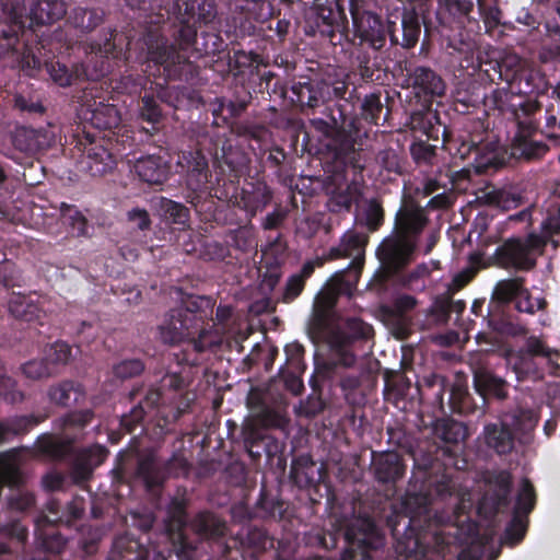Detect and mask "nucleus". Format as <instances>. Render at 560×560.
<instances>
[{
	"label": "nucleus",
	"instance_id": "obj_29",
	"mask_svg": "<svg viewBox=\"0 0 560 560\" xmlns=\"http://www.w3.org/2000/svg\"><path fill=\"white\" fill-rule=\"evenodd\" d=\"M143 370V364L139 360H126L115 366V374L118 377L127 378L138 375Z\"/></svg>",
	"mask_w": 560,
	"mask_h": 560
},
{
	"label": "nucleus",
	"instance_id": "obj_51",
	"mask_svg": "<svg viewBox=\"0 0 560 560\" xmlns=\"http://www.w3.org/2000/svg\"><path fill=\"white\" fill-rule=\"evenodd\" d=\"M9 434V429L0 422V441H3L7 439V435Z\"/></svg>",
	"mask_w": 560,
	"mask_h": 560
},
{
	"label": "nucleus",
	"instance_id": "obj_23",
	"mask_svg": "<svg viewBox=\"0 0 560 560\" xmlns=\"http://www.w3.org/2000/svg\"><path fill=\"white\" fill-rule=\"evenodd\" d=\"M23 373L32 380H38L45 376H49L54 373V369L46 360H32L23 365Z\"/></svg>",
	"mask_w": 560,
	"mask_h": 560
},
{
	"label": "nucleus",
	"instance_id": "obj_32",
	"mask_svg": "<svg viewBox=\"0 0 560 560\" xmlns=\"http://www.w3.org/2000/svg\"><path fill=\"white\" fill-rule=\"evenodd\" d=\"M516 306L521 312L534 313L542 307V303L538 299L532 300L528 292L523 289L516 298Z\"/></svg>",
	"mask_w": 560,
	"mask_h": 560
},
{
	"label": "nucleus",
	"instance_id": "obj_39",
	"mask_svg": "<svg viewBox=\"0 0 560 560\" xmlns=\"http://www.w3.org/2000/svg\"><path fill=\"white\" fill-rule=\"evenodd\" d=\"M128 218L130 221L135 222L140 230L147 229L150 224L149 215L145 210L133 209L129 211Z\"/></svg>",
	"mask_w": 560,
	"mask_h": 560
},
{
	"label": "nucleus",
	"instance_id": "obj_59",
	"mask_svg": "<svg viewBox=\"0 0 560 560\" xmlns=\"http://www.w3.org/2000/svg\"><path fill=\"white\" fill-rule=\"evenodd\" d=\"M527 214L525 212H522L520 213L518 215H516V218H520V219H523L525 218ZM511 219H515V217H511Z\"/></svg>",
	"mask_w": 560,
	"mask_h": 560
},
{
	"label": "nucleus",
	"instance_id": "obj_50",
	"mask_svg": "<svg viewBox=\"0 0 560 560\" xmlns=\"http://www.w3.org/2000/svg\"><path fill=\"white\" fill-rule=\"evenodd\" d=\"M287 351H292L293 353L300 355L302 352V347L300 345L293 343L285 348Z\"/></svg>",
	"mask_w": 560,
	"mask_h": 560
},
{
	"label": "nucleus",
	"instance_id": "obj_3",
	"mask_svg": "<svg viewBox=\"0 0 560 560\" xmlns=\"http://www.w3.org/2000/svg\"><path fill=\"white\" fill-rule=\"evenodd\" d=\"M198 326L197 316L188 310L173 311L160 327V338L164 343L177 345L189 339V343L196 351H203L213 345L214 340H205L207 332L200 334L199 339H194Z\"/></svg>",
	"mask_w": 560,
	"mask_h": 560
},
{
	"label": "nucleus",
	"instance_id": "obj_55",
	"mask_svg": "<svg viewBox=\"0 0 560 560\" xmlns=\"http://www.w3.org/2000/svg\"><path fill=\"white\" fill-rule=\"evenodd\" d=\"M517 526L520 527V533H518L517 538L515 539V542H517L518 540H521V539H522V537H523V534H524V527H523V525L520 523V524H517Z\"/></svg>",
	"mask_w": 560,
	"mask_h": 560
},
{
	"label": "nucleus",
	"instance_id": "obj_18",
	"mask_svg": "<svg viewBox=\"0 0 560 560\" xmlns=\"http://www.w3.org/2000/svg\"><path fill=\"white\" fill-rule=\"evenodd\" d=\"M82 395L81 389L72 383H62L49 390L50 400L58 405H68L70 401L77 402Z\"/></svg>",
	"mask_w": 560,
	"mask_h": 560
},
{
	"label": "nucleus",
	"instance_id": "obj_1",
	"mask_svg": "<svg viewBox=\"0 0 560 560\" xmlns=\"http://www.w3.org/2000/svg\"><path fill=\"white\" fill-rule=\"evenodd\" d=\"M425 225L423 209L412 201H405L396 215L395 233L383 241L378 257L388 270H398L412 257L417 235Z\"/></svg>",
	"mask_w": 560,
	"mask_h": 560
},
{
	"label": "nucleus",
	"instance_id": "obj_49",
	"mask_svg": "<svg viewBox=\"0 0 560 560\" xmlns=\"http://www.w3.org/2000/svg\"><path fill=\"white\" fill-rule=\"evenodd\" d=\"M480 555H474L470 557L468 551H463L458 560H479Z\"/></svg>",
	"mask_w": 560,
	"mask_h": 560
},
{
	"label": "nucleus",
	"instance_id": "obj_7",
	"mask_svg": "<svg viewBox=\"0 0 560 560\" xmlns=\"http://www.w3.org/2000/svg\"><path fill=\"white\" fill-rule=\"evenodd\" d=\"M345 277V272L336 273L328 281L325 290L317 295L315 305L319 311L325 312L332 307L338 294H351L354 283L358 280V271H353L352 279L350 280H346Z\"/></svg>",
	"mask_w": 560,
	"mask_h": 560
},
{
	"label": "nucleus",
	"instance_id": "obj_38",
	"mask_svg": "<svg viewBox=\"0 0 560 560\" xmlns=\"http://www.w3.org/2000/svg\"><path fill=\"white\" fill-rule=\"evenodd\" d=\"M92 419V413L90 411H80L71 413L66 419V425L69 427H83L89 423Z\"/></svg>",
	"mask_w": 560,
	"mask_h": 560
},
{
	"label": "nucleus",
	"instance_id": "obj_47",
	"mask_svg": "<svg viewBox=\"0 0 560 560\" xmlns=\"http://www.w3.org/2000/svg\"><path fill=\"white\" fill-rule=\"evenodd\" d=\"M261 422L265 425H275L278 423V421L276 420V416L272 415L271 411H269V410H266L264 412Z\"/></svg>",
	"mask_w": 560,
	"mask_h": 560
},
{
	"label": "nucleus",
	"instance_id": "obj_44",
	"mask_svg": "<svg viewBox=\"0 0 560 560\" xmlns=\"http://www.w3.org/2000/svg\"><path fill=\"white\" fill-rule=\"evenodd\" d=\"M34 503V498L30 493H22L20 498L12 501V505L18 510H25Z\"/></svg>",
	"mask_w": 560,
	"mask_h": 560
},
{
	"label": "nucleus",
	"instance_id": "obj_4",
	"mask_svg": "<svg viewBox=\"0 0 560 560\" xmlns=\"http://www.w3.org/2000/svg\"><path fill=\"white\" fill-rule=\"evenodd\" d=\"M535 424L536 422L529 413H521L520 417H505L500 424H489L485 428V439L497 453L505 454L514 446V435L533 430Z\"/></svg>",
	"mask_w": 560,
	"mask_h": 560
},
{
	"label": "nucleus",
	"instance_id": "obj_45",
	"mask_svg": "<svg viewBox=\"0 0 560 560\" xmlns=\"http://www.w3.org/2000/svg\"><path fill=\"white\" fill-rule=\"evenodd\" d=\"M172 209L174 210V212H172V215H175L176 222L184 223L187 217L186 209L179 205H173Z\"/></svg>",
	"mask_w": 560,
	"mask_h": 560
},
{
	"label": "nucleus",
	"instance_id": "obj_24",
	"mask_svg": "<svg viewBox=\"0 0 560 560\" xmlns=\"http://www.w3.org/2000/svg\"><path fill=\"white\" fill-rule=\"evenodd\" d=\"M480 10L482 9L481 0H478ZM440 4L450 14L454 16H465L474 8L472 0H440Z\"/></svg>",
	"mask_w": 560,
	"mask_h": 560
},
{
	"label": "nucleus",
	"instance_id": "obj_5",
	"mask_svg": "<svg viewBox=\"0 0 560 560\" xmlns=\"http://www.w3.org/2000/svg\"><path fill=\"white\" fill-rule=\"evenodd\" d=\"M346 538L350 544L343 553L342 560H371L366 547L376 548L381 544V536L370 518H359L347 529Z\"/></svg>",
	"mask_w": 560,
	"mask_h": 560
},
{
	"label": "nucleus",
	"instance_id": "obj_30",
	"mask_svg": "<svg viewBox=\"0 0 560 560\" xmlns=\"http://www.w3.org/2000/svg\"><path fill=\"white\" fill-rule=\"evenodd\" d=\"M489 198L492 203L502 210L516 208L520 203L518 198L508 191H494Z\"/></svg>",
	"mask_w": 560,
	"mask_h": 560
},
{
	"label": "nucleus",
	"instance_id": "obj_22",
	"mask_svg": "<svg viewBox=\"0 0 560 560\" xmlns=\"http://www.w3.org/2000/svg\"><path fill=\"white\" fill-rule=\"evenodd\" d=\"M65 223H68L77 235L88 232V223L84 215L71 206H65L61 211Z\"/></svg>",
	"mask_w": 560,
	"mask_h": 560
},
{
	"label": "nucleus",
	"instance_id": "obj_33",
	"mask_svg": "<svg viewBox=\"0 0 560 560\" xmlns=\"http://www.w3.org/2000/svg\"><path fill=\"white\" fill-rule=\"evenodd\" d=\"M107 457V451L101 445H95L88 451L85 457V466L93 468L101 465Z\"/></svg>",
	"mask_w": 560,
	"mask_h": 560
},
{
	"label": "nucleus",
	"instance_id": "obj_46",
	"mask_svg": "<svg viewBox=\"0 0 560 560\" xmlns=\"http://www.w3.org/2000/svg\"><path fill=\"white\" fill-rule=\"evenodd\" d=\"M501 489L503 490L504 494L509 491L511 478L510 475L506 472H501L499 476Z\"/></svg>",
	"mask_w": 560,
	"mask_h": 560
},
{
	"label": "nucleus",
	"instance_id": "obj_34",
	"mask_svg": "<svg viewBox=\"0 0 560 560\" xmlns=\"http://www.w3.org/2000/svg\"><path fill=\"white\" fill-rule=\"evenodd\" d=\"M350 337L352 338H369L372 335V327L360 319H351L348 323Z\"/></svg>",
	"mask_w": 560,
	"mask_h": 560
},
{
	"label": "nucleus",
	"instance_id": "obj_36",
	"mask_svg": "<svg viewBox=\"0 0 560 560\" xmlns=\"http://www.w3.org/2000/svg\"><path fill=\"white\" fill-rule=\"evenodd\" d=\"M427 498L422 495L408 494L405 500L406 509L412 516L419 515L424 510Z\"/></svg>",
	"mask_w": 560,
	"mask_h": 560
},
{
	"label": "nucleus",
	"instance_id": "obj_27",
	"mask_svg": "<svg viewBox=\"0 0 560 560\" xmlns=\"http://www.w3.org/2000/svg\"><path fill=\"white\" fill-rule=\"evenodd\" d=\"M442 436L446 442L457 443L466 439L467 429L462 422L447 421L444 423Z\"/></svg>",
	"mask_w": 560,
	"mask_h": 560
},
{
	"label": "nucleus",
	"instance_id": "obj_2",
	"mask_svg": "<svg viewBox=\"0 0 560 560\" xmlns=\"http://www.w3.org/2000/svg\"><path fill=\"white\" fill-rule=\"evenodd\" d=\"M541 229L540 235L533 233L524 240L511 238L498 247L495 250L498 264L504 268L532 269L549 237L560 231V203L557 205V213L549 214L542 222Z\"/></svg>",
	"mask_w": 560,
	"mask_h": 560
},
{
	"label": "nucleus",
	"instance_id": "obj_6",
	"mask_svg": "<svg viewBox=\"0 0 560 560\" xmlns=\"http://www.w3.org/2000/svg\"><path fill=\"white\" fill-rule=\"evenodd\" d=\"M355 34L361 40L369 43L373 48H381L385 43V31L381 19L372 12L353 15Z\"/></svg>",
	"mask_w": 560,
	"mask_h": 560
},
{
	"label": "nucleus",
	"instance_id": "obj_31",
	"mask_svg": "<svg viewBox=\"0 0 560 560\" xmlns=\"http://www.w3.org/2000/svg\"><path fill=\"white\" fill-rule=\"evenodd\" d=\"M48 72L51 79L60 86H67L71 84L72 74L69 73L66 66L60 63H52L49 66Z\"/></svg>",
	"mask_w": 560,
	"mask_h": 560
},
{
	"label": "nucleus",
	"instance_id": "obj_41",
	"mask_svg": "<svg viewBox=\"0 0 560 560\" xmlns=\"http://www.w3.org/2000/svg\"><path fill=\"white\" fill-rule=\"evenodd\" d=\"M192 162L187 161V165H184L182 161L178 163L183 165V167H186L188 172H198L200 173L207 167V162L203 156H201L199 153H196V156H192Z\"/></svg>",
	"mask_w": 560,
	"mask_h": 560
},
{
	"label": "nucleus",
	"instance_id": "obj_20",
	"mask_svg": "<svg viewBox=\"0 0 560 560\" xmlns=\"http://www.w3.org/2000/svg\"><path fill=\"white\" fill-rule=\"evenodd\" d=\"M315 264L312 261L303 266L301 273L292 276L287 283L284 299L291 301L295 299L304 288V281L314 271Z\"/></svg>",
	"mask_w": 560,
	"mask_h": 560
},
{
	"label": "nucleus",
	"instance_id": "obj_21",
	"mask_svg": "<svg viewBox=\"0 0 560 560\" xmlns=\"http://www.w3.org/2000/svg\"><path fill=\"white\" fill-rule=\"evenodd\" d=\"M522 279H508L499 281L494 289V295L499 301L508 302L516 299L523 290Z\"/></svg>",
	"mask_w": 560,
	"mask_h": 560
},
{
	"label": "nucleus",
	"instance_id": "obj_54",
	"mask_svg": "<svg viewBox=\"0 0 560 560\" xmlns=\"http://www.w3.org/2000/svg\"><path fill=\"white\" fill-rule=\"evenodd\" d=\"M428 272V268L425 266H420L417 268L416 273L417 276H424Z\"/></svg>",
	"mask_w": 560,
	"mask_h": 560
},
{
	"label": "nucleus",
	"instance_id": "obj_63",
	"mask_svg": "<svg viewBox=\"0 0 560 560\" xmlns=\"http://www.w3.org/2000/svg\"><path fill=\"white\" fill-rule=\"evenodd\" d=\"M457 50H460V51H464V48L462 47H456Z\"/></svg>",
	"mask_w": 560,
	"mask_h": 560
},
{
	"label": "nucleus",
	"instance_id": "obj_11",
	"mask_svg": "<svg viewBox=\"0 0 560 560\" xmlns=\"http://www.w3.org/2000/svg\"><path fill=\"white\" fill-rule=\"evenodd\" d=\"M135 171L149 184H161L166 178L165 165L161 159L152 155L139 159L135 164Z\"/></svg>",
	"mask_w": 560,
	"mask_h": 560
},
{
	"label": "nucleus",
	"instance_id": "obj_13",
	"mask_svg": "<svg viewBox=\"0 0 560 560\" xmlns=\"http://www.w3.org/2000/svg\"><path fill=\"white\" fill-rule=\"evenodd\" d=\"M375 474L382 481H390L404 474V467L395 453L381 454L374 462Z\"/></svg>",
	"mask_w": 560,
	"mask_h": 560
},
{
	"label": "nucleus",
	"instance_id": "obj_26",
	"mask_svg": "<svg viewBox=\"0 0 560 560\" xmlns=\"http://www.w3.org/2000/svg\"><path fill=\"white\" fill-rule=\"evenodd\" d=\"M534 490L528 480H523L517 497L516 508L520 512H529L534 506Z\"/></svg>",
	"mask_w": 560,
	"mask_h": 560
},
{
	"label": "nucleus",
	"instance_id": "obj_16",
	"mask_svg": "<svg viewBox=\"0 0 560 560\" xmlns=\"http://www.w3.org/2000/svg\"><path fill=\"white\" fill-rule=\"evenodd\" d=\"M416 83L427 93L440 96L444 93V83L433 71L425 68H418L415 72Z\"/></svg>",
	"mask_w": 560,
	"mask_h": 560
},
{
	"label": "nucleus",
	"instance_id": "obj_43",
	"mask_svg": "<svg viewBox=\"0 0 560 560\" xmlns=\"http://www.w3.org/2000/svg\"><path fill=\"white\" fill-rule=\"evenodd\" d=\"M472 276H474V271L470 269L456 275L454 277L453 283H452L453 290L457 291V290L462 289L466 283H468L470 281Z\"/></svg>",
	"mask_w": 560,
	"mask_h": 560
},
{
	"label": "nucleus",
	"instance_id": "obj_60",
	"mask_svg": "<svg viewBox=\"0 0 560 560\" xmlns=\"http://www.w3.org/2000/svg\"><path fill=\"white\" fill-rule=\"evenodd\" d=\"M14 20H15L14 22H15L16 24H19L20 26H22V25H23V22H22V21H20V20H18V18H14Z\"/></svg>",
	"mask_w": 560,
	"mask_h": 560
},
{
	"label": "nucleus",
	"instance_id": "obj_42",
	"mask_svg": "<svg viewBox=\"0 0 560 560\" xmlns=\"http://www.w3.org/2000/svg\"><path fill=\"white\" fill-rule=\"evenodd\" d=\"M15 105L22 109L31 113H42L43 106L37 102L28 103L23 96H18L15 98Z\"/></svg>",
	"mask_w": 560,
	"mask_h": 560
},
{
	"label": "nucleus",
	"instance_id": "obj_61",
	"mask_svg": "<svg viewBox=\"0 0 560 560\" xmlns=\"http://www.w3.org/2000/svg\"><path fill=\"white\" fill-rule=\"evenodd\" d=\"M34 61V67H38L40 65L39 60H33Z\"/></svg>",
	"mask_w": 560,
	"mask_h": 560
},
{
	"label": "nucleus",
	"instance_id": "obj_8",
	"mask_svg": "<svg viewBox=\"0 0 560 560\" xmlns=\"http://www.w3.org/2000/svg\"><path fill=\"white\" fill-rule=\"evenodd\" d=\"M86 167L94 175H103L115 166V160L103 142L91 141L85 148Z\"/></svg>",
	"mask_w": 560,
	"mask_h": 560
},
{
	"label": "nucleus",
	"instance_id": "obj_57",
	"mask_svg": "<svg viewBox=\"0 0 560 560\" xmlns=\"http://www.w3.org/2000/svg\"><path fill=\"white\" fill-rule=\"evenodd\" d=\"M4 179H5V173H4L3 168L0 166V185L3 183Z\"/></svg>",
	"mask_w": 560,
	"mask_h": 560
},
{
	"label": "nucleus",
	"instance_id": "obj_35",
	"mask_svg": "<svg viewBox=\"0 0 560 560\" xmlns=\"http://www.w3.org/2000/svg\"><path fill=\"white\" fill-rule=\"evenodd\" d=\"M404 25V37L406 45L411 47L416 44L418 36L420 34V27L416 20L410 19V21H402Z\"/></svg>",
	"mask_w": 560,
	"mask_h": 560
},
{
	"label": "nucleus",
	"instance_id": "obj_53",
	"mask_svg": "<svg viewBox=\"0 0 560 560\" xmlns=\"http://www.w3.org/2000/svg\"><path fill=\"white\" fill-rule=\"evenodd\" d=\"M428 272V268L425 266H420L417 268L416 273L417 276H424Z\"/></svg>",
	"mask_w": 560,
	"mask_h": 560
},
{
	"label": "nucleus",
	"instance_id": "obj_52",
	"mask_svg": "<svg viewBox=\"0 0 560 560\" xmlns=\"http://www.w3.org/2000/svg\"><path fill=\"white\" fill-rule=\"evenodd\" d=\"M371 211L373 212V214L378 219L381 217V209L378 208L377 205H372L371 206Z\"/></svg>",
	"mask_w": 560,
	"mask_h": 560
},
{
	"label": "nucleus",
	"instance_id": "obj_58",
	"mask_svg": "<svg viewBox=\"0 0 560 560\" xmlns=\"http://www.w3.org/2000/svg\"><path fill=\"white\" fill-rule=\"evenodd\" d=\"M55 479H56L55 483L49 485L50 488H55L60 483V480L58 477H55Z\"/></svg>",
	"mask_w": 560,
	"mask_h": 560
},
{
	"label": "nucleus",
	"instance_id": "obj_10",
	"mask_svg": "<svg viewBox=\"0 0 560 560\" xmlns=\"http://www.w3.org/2000/svg\"><path fill=\"white\" fill-rule=\"evenodd\" d=\"M474 384L476 390L482 396H493L503 399L508 394L506 383L486 370H479L475 373Z\"/></svg>",
	"mask_w": 560,
	"mask_h": 560
},
{
	"label": "nucleus",
	"instance_id": "obj_12",
	"mask_svg": "<svg viewBox=\"0 0 560 560\" xmlns=\"http://www.w3.org/2000/svg\"><path fill=\"white\" fill-rule=\"evenodd\" d=\"M366 242L368 237L365 234L349 231L343 235L338 252L341 256L352 257V265L357 269L362 265Z\"/></svg>",
	"mask_w": 560,
	"mask_h": 560
},
{
	"label": "nucleus",
	"instance_id": "obj_9",
	"mask_svg": "<svg viewBox=\"0 0 560 560\" xmlns=\"http://www.w3.org/2000/svg\"><path fill=\"white\" fill-rule=\"evenodd\" d=\"M66 14L63 0H38L30 11V19L35 24H50Z\"/></svg>",
	"mask_w": 560,
	"mask_h": 560
},
{
	"label": "nucleus",
	"instance_id": "obj_48",
	"mask_svg": "<svg viewBox=\"0 0 560 560\" xmlns=\"http://www.w3.org/2000/svg\"><path fill=\"white\" fill-rule=\"evenodd\" d=\"M288 386L294 394H300L303 385L300 380L293 377L288 382Z\"/></svg>",
	"mask_w": 560,
	"mask_h": 560
},
{
	"label": "nucleus",
	"instance_id": "obj_25",
	"mask_svg": "<svg viewBox=\"0 0 560 560\" xmlns=\"http://www.w3.org/2000/svg\"><path fill=\"white\" fill-rule=\"evenodd\" d=\"M71 358V348L65 342H56L47 352V361L55 370L56 365L67 363Z\"/></svg>",
	"mask_w": 560,
	"mask_h": 560
},
{
	"label": "nucleus",
	"instance_id": "obj_15",
	"mask_svg": "<svg viewBox=\"0 0 560 560\" xmlns=\"http://www.w3.org/2000/svg\"><path fill=\"white\" fill-rule=\"evenodd\" d=\"M9 310L15 317L25 320L38 319L40 317L38 306L24 295L13 296L9 302Z\"/></svg>",
	"mask_w": 560,
	"mask_h": 560
},
{
	"label": "nucleus",
	"instance_id": "obj_17",
	"mask_svg": "<svg viewBox=\"0 0 560 560\" xmlns=\"http://www.w3.org/2000/svg\"><path fill=\"white\" fill-rule=\"evenodd\" d=\"M13 145L21 152L31 153L42 148L38 133L30 128H19L13 136Z\"/></svg>",
	"mask_w": 560,
	"mask_h": 560
},
{
	"label": "nucleus",
	"instance_id": "obj_62",
	"mask_svg": "<svg viewBox=\"0 0 560 560\" xmlns=\"http://www.w3.org/2000/svg\"><path fill=\"white\" fill-rule=\"evenodd\" d=\"M51 477L50 476H47L46 479H45V483L47 485L48 480L50 479Z\"/></svg>",
	"mask_w": 560,
	"mask_h": 560
},
{
	"label": "nucleus",
	"instance_id": "obj_14",
	"mask_svg": "<svg viewBox=\"0 0 560 560\" xmlns=\"http://www.w3.org/2000/svg\"><path fill=\"white\" fill-rule=\"evenodd\" d=\"M85 119H90L93 126L98 129H110L119 124V114L114 105L98 104L91 110L90 117L85 116Z\"/></svg>",
	"mask_w": 560,
	"mask_h": 560
},
{
	"label": "nucleus",
	"instance_id": "obj_37",
	"mask_svg": "<svg viewBox=\"0 0 560 560\" xmlns=\"http://www.w3.org/2000/svg\"><path fill=\"white\" fill-rule=\"evenodd\" d=\"M142 116L148 121H156L160 117V110L158 109V106L154 102V100L150 96L143 97V108H142Z\"/></svg>",
	"mask_w": 560,
	"mask_h": 560
},
{
	"label": "nucleus",
	"instance_id": "obj_19",
	"mask_svg": "<svg viewBox=\"0 0 560 560\" xmlns=\"http://www.w3.org/2000/svg\"><path fill=\"white\" fill-rule=\"evenodd\" d=\"M195 528L207 537H213L223 535L225 525L217 516L205 513L196 518Z\"/></svg>",
	"mask_w": 560,
	"mask_h": 560
},
{
	"label": "nucleus",
	"instance_id": "obj_56",
	"mask_svg": "<svg viewBox=\"0 0 560 560\" xmlns=\"http://www.w3.org/2000/svg\"><path fill=\"white\" fill-rule=\"evenodd\" d=\"M152 59H153L155 62H160V63H162V62H164V61H165V59H164L163 57H161V56H152Z\"/></svg>",
	"mask_w": 560,
	"mask_h": 560
},
{
	"label": "nucleus",
	"instance_id": "obj_40",
	"mask_svg": "<svg viewBox=\"0 0 560 560\" xmlns=\"http://www.w3.org/2000/svg\"><path fill=\"white\" fill-rule=\"evenodd\" d=\"M512 154L514 156H524L526 159H530L536 155V152L530 142L524 141L523 143L513 147Z\"/></svg>",
	"mask_w": 560,
	"mask_h": 560
},
{
	"label": "nucleus",
	"instance_id": "obj_28",
	"mask_svg": "<svg viewBox=\"0 0 560 560\" xmlns=\"http://www.w3.org/2000/svg\"><path fill=\"white\" fill-rule=\"evenodd\" d=\"M330 342L338 362L345 366H351L355 358L348 351L345 341L340 340L338 336H335Z\"/></svg>",
	"mask_w": 560,
	"mask_h": 560
}]
</instances>
